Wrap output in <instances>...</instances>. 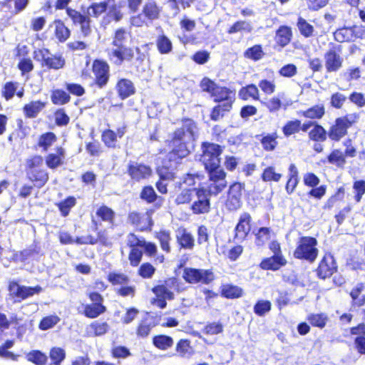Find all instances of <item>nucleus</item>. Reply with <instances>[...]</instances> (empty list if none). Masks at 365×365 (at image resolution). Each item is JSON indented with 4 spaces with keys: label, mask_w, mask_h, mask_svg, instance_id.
<instances>
[{
    "label": "nucleus",
    "mask_w": 365,
    "mask_h": 365,
    "mask_svg": "<svg viewBox=\"0 0 365 365\" xmlns=\"http://www.w3.org/2000/svg\"><path fill=\"white\" fill-rule=\"evenodd\" d=\"M181 123L182 125L174 130L170 139L167 140L166 143L169 150L162 158L160 165L156 168L159 179L155 182V187L158 191L163 195L168 192V184L164 183L163 181H173L175 179V170L190 153L186 138H193L197 130V123L192 118H182Z\"/></svg>",
    "instance_id": "1"
},
{
    "label": "nucleus",
    "mask_w": 365,
    "mask_h": 365,
    "mask_svg": "<svg viewBox=\"0 0 365 365\" xmlns=\"http://www.w3.org/2000/svg\"><path fill=\"white\" fill-rule=\"evenodd\" d=\"M211 195L210 189L202 187H187L175 193L173 202L177 206L188 205L194 215H205L212 210Z\"/></svg>",
    "instance_id": "2"
},
{
    "label": "nucleus",
    "mask_w": 365,
    "mask_h": 365,
    "mask_svg": "<svg viewBox=\"0 0 365 365\" xmlns=\"http://www.w3.org/2000/svg\"><path fill=\"white\" fill-rule=\"evenodd\" d=\"M128 237L127 245L130 248L128 259L131 267H136L140 265L143 252L148 257H153V263L155 264L165 262V256L158 253V247L154 242L140 239L134 233H129Z\"/></svg>",
    "instance_id": "3"
},
{
    "label": "nucleus",
    "mask_w": 365,
    "mask_h": 365,
    "mask_svg": "<svg viewBox=\"0 0 365 365\" xmlns=\"http://www.w3.org/2000/svg\"><path fill=\"white\" fill-rule=\"evenodd\" d=\"M181 283L176 277L165 278L161 284L155 285L151 289L152 292L155 295L151 300V304L163 309L167 307L166 300L175 299L174 292L180 293L183 292Z\"/></svg>",
    "instance_id": "4"
},
{
    "label": "nucleus",
    "mask_w": 365,
    "mask_h": 365,
    "mask_svg": "<svg viewBox=\"0 0 365 365\" xmlns=\"http://www.w3.org/2000/svg\"><path fill=\"white\" fill-rule=\"evenodd\" d=\"M359 118V114L356 112L336 118L328 128L329 139L332 142L338 143L348 136L349 130L356 125Z\"/></svg>",
    "instance_id": "5"
},
{
    "label": "nucleus",
    "mask_w": 365,
    "mask_h": 365,
    "mask_svg": "<svg viewBox=\"0 0 365 365\" xmlns=\"http://www.w3.org/2000/svg\"><path fill=\"white\" fill-rule=\"evenodd\" d=\"M43 158L41 155H34L26 160V179L37 189L43 187L48 181L49 175L46 169L41 168Z\"/></svg>",
    "instance_id": "6"
},
{
    "label": "nucleus",
    "mask_w": 365,
    "mask_h": 365,
    "mask_svg": "<svg viewBox=\"0 0 365 365\" xmlns=\"http://www.w3.org/2000/svg\"><path fill=\"white\" fill-rule=\"evenodd\" d=\"M317 245L318 241L314 237H300L293 252V256L297 259L313 263L319 255Z\"/></svg>",
    "instance_id": "7"
},
{
    "label": "nucleus",
    "mask_w": 365,
    "mask_h": 365,
    "mask_svg": "<svg viewBox=\"0 0 365 365\" xmlns=\"http://www.w3.org/2000/svg\"><path fill=\"white\" fill-rule=\"evenodd\" d=\"M162 8L154 0L146 1L140 13L130 17V24L135 27H142L160 19Z\"/></svg>",
    "instance_id": "8"
},
{
    "label": "nucleus",
    "mask_w": 365,
    "mask_h": 365,
    "mask_svg": "<svg viewBox=\"0 0 365 365\" xmlns=\"http://www.w3.org/2000/svg\"><path fill=\"white\" fill-rule=\"evenodd\" d=\"M91 72L93 77L90 86L100 90L106 88L110 78L108 63L103 59H94L91 64Z\"/></svg>",
    "instance_id": "9"
},
{
    "label": "nucleus",
    "mask_w": 365,
    "mask_h": 365,
    "mask_svg": "<svg viewBox=\"0 0 365 365\" xmlns=\"http://www.w3.org/2000/svg\"><path fill=\"white\" fill-rule=\"evenodd\" d=\"M42 290L43 289L40 285L34 287L21 285L19 281L15 279L9 280L7 284L8 296L14 303L21 302L35 294L41 293Z\"/></svg>",
    "instance_id": "10"
},
{
    "label": "nucleus",
    "mask_w": 365,
    "mask_h": 365,
    "mask_svg": "<svg viewBox=\"0 0 365 365\" xmlns=\"http://www.w3.org/2000/svg\"><path fill=\"white\" fill-rule=\"evenodd\" d=\"M220 163H217L204 167L210 182L208 189L214 195L220 194L227 185V173L221 167Z\"/></svg>",
    "instance_id": "11"
},
{
    "label": "nucleus",
    "mask_w": 365,
    "mask_h": 365,
    "mask_svg": "<svg viewBox=\"0 0 365 365\" xmlns=\"http://www.w3.org/2000/svg\"><path fill=\"white\" fill-rule=\"evenodd\" d=\"M334 39L339 43H353L365 40V26L354 24L338 28L333 33Z\"/></svg>",
    "instance_id": "12"
},
{
    "label": "nucleus",
    "mask_w": 365,
    "mask_h": 365,
    "mask_svg": "<svg viewBox=\"0 0 365 365\" xmlns=\"http://www.w3.org/2000/svg\"><path fill=\"white\" fill-rule=\"evenodd\" d=\"M34 58L40 62L42 68L48 70H60L66 65V60L61 54H52L49 49L46 48L35 50Z\"/></svg>",
    "instance_id": "13"
},
{
    "label": "nucleus",
    "mask_w": 365,
    "mask_h": 365,
    "mask_svg": "<svg viewBox=\"0 0 365 365\" xmlns=\"http://www.w3.org/2000/svg\"><path fill=\"white\" fill-rule=\"evenodd\" d=\"M342 46L334 43H329V48L324 53V66L327 73H337L344 66L341 55Z\"/></svg>",
    "instance_id": "14"
},
{
    "label": "nucleus",
    "mask_w": 365,
    "mask_h": 365,
    "mask_svg": "<svg viewBox=\"0 0 365 365\" xmlns=\"http://www.w3.org/2000/svg\"><path fill=\"white\" fill-rule=\"evenodd\" d=\"M106 279L112 286H120L115 290L117 295L122 297L135 296V287L133 285H128L130 278L127 274L118 272H110Z\"/></svg>",
    "instance_id": "15"
},
{
    "label": "nucleus",
    "mask_w": 365,
    "mask_h": 365,
    "mask_svg": "<svg viewBox=\"0 0 365 365\" xmlns=\"http://www.w3.org/2000/svg\"><path fill=\"white\" fill-rule=\"evenodd\" d=\"M245 184L235 181L230 183L226 193L225 207L230 212H235L240 209L242 205L243 192Z\"/></svg>",
    "instance_id": "16"
},
{
    "label": "nucleus",
    "mask_w": 365,
    "mask_h": 365,
    "mask_svg": "<svg viewBox=\"0 0 365 365\" xmlns=\"http://www.w3.org/2000/svg\"><path fill=\"white\" fill-rule=\"evenodd\" d=\"M314 272L319 279H330L338 272V264L334 256L329 252H324Z\"/></svg>",
    "instance_id": "17"
},
{
    "label": "nucleus",
    "mask_w": 365,
    "mask_h": 365,
    "mask_svg": "<svg viewBox=\"0 0 365 365\" xmlns=\"http://www.w3.org/2000/svg\"><path fill=\"white\" fill-rule=\"evenodd\" d=\"M182 277L185 282L190 284H209L215 278L211 269H204L193 267H185Z\"/></svg>",
    "instance_id": "18"
},
{
    "label": "nucleus",
    "mask_w": 365,
    "mask_h": 365,
    "mask_svg": "<svg viewBox=\"0 0 365 365\" xmlns=\"http://www.w3.org/2000/svg\"><path fill=\"white\" fill-rule=\"evenodd\" d=\"M200 149V160L204 167L221 163L220 155L223 153V146L209 141H203L201 143Z\"/></svg>",
    "instance_id": "19"
},
{
    "label": "nucleus",
    "mask_w": 365,
    "mask_h": 365,
    "mask_svg": "<svg viewBox=\"0 0 365 365\" xmlns=\"http://www.w3.org/2000/svg\"><path fill=\"white\" fill-rule=\"evenodd\" d=\"M87 297L91 302L83 307V314L88 319H95L104 314L107 311L106 307L103 304L104 298L99 292L90 291Z\"/></svg>",
    "instance_id": "20"
},
{
    "label": "nucleus",
    "mask_w": 365,
    "mask_h": 365,
    "mask_svg": "<svg viewBox=\"0 0 365 365\" xmlns=\"http://www.w3.org/2000/svg\"><path fill=\"white\" fill-rule=\"evenodd\" d=\"M152 214V210H148L145 213L132 211L128 215V221L140 232H150L154 225Z\"/></svg>",
    "instance_id": "21"
},
{
    "label": "nucleus",
    "mask_w": 365,
    "mask_h": 365,
    "mask_svg": "<svg viewBox=\"0 0 365 365\" xmlns=\"http://www.w3.org/2000/svg\"><path fill=\"white\" fill-rule=\"evenodd\" d=\"M108 57L115 66H120L125 61H132L135 57V52L132 47L121 46H114L108 52Z\"/></svg>",
    "instance_id": "22"
},
{
    "label": "nucleus",
    "mask_w": 365,
    "mask_h": 365,
    "mask_svg": "<svg viewBox=\"0 0 365 365\" xmlns=\"http://www.w3.org/2000/svg\"><path fill=\"white\" fill-rule=\"evenodd\" d=\"M127 131V126L123 125L117 128L116 130L110 128L102 131L101 139L104 146L108 149L115 150L120 148L118 138H122Z\"/></svg>",
    "instance_id": "23"
},
{
    "label": "nucleus",
    "mask_w": 365,
    "mask_h": 365,
    "mask_svg": "<svg viewBox=\"0 0 365 365\" xmlns=\"http://www.w3.org/2000/svg\"><path fill=\"white\" fill-rule=\"evenodd\" d=\"M66 14L73 25L80 26L81 31L83 36H86L91 33V19L88 14H82L81 11L72 8H67Z\"/></svg>",
    "instance_id": "24"
},
{
    "label": "nucleus",
    "mask_w": 365,
    "mask_h": 365,
    "mask_svg": "<svg viewBox=\"0 0 365 365\" xmlns=\"http://www.w3.org/2000/svg\"><path fill=\"white\" fill-rule=\"evenodd\" d=\"M252 216L247 212L240 214L238 222L234 230V239L240 241L245 240L251 231Z\"/></svg>",
    "instance_id": "25"
},
{
    "label": "nucleus",
    "mask_w": 365,
    "mask_h": 365,
    "mask_svg": "<svg viewBox=\"0 0 365 365\" xmlns=\"http://www.w3.org/2000/svg\"><path fill=\"white\" fill-rule=\"evenodd\" d=\"M153 170L149 165L144 163H129L127 167V173L130 179L135 182H140L148 178Z\"/></svg>",
    "instance_id": "26"
},
{
    "label": "nucleus",
    "mask_w": 365,
    "mask_h": 365,
    "mask_svg": "<svg viewBox=\"0 0 365 365\" xmlns=\"http://www.w3.org/2000/svg\"><path fill=\"white\" fill-rule=\"evenodd\" d=\"M285 256L272 255L262 259L259 267L264 271L277 272L287 264Z\"/></svg>",
    "instance_id": "27"
},
{
    "label": "nucleus",
    "mask_w": 365,
    "mask_h": 365,
    "mask_svg": "<svg viewBox=\"0 0 365 365\" xmlns=\"http://www.w3.org/2000/svg\"><path fill=\"white\" fill-rule=\"evenodd\" d=\"M115 89L118 97L120 100H125L133 96L136 93V88L133 82L129 78H120L115 84Z\"/></svg>",
    "instance_id": "28"
},
{
    "label": "nucleus",
    "mask_w": 365,
    "mask_h": 365,
    "mask_svg": "<svg viewBox=\"0 0 365 365\" xmlns=\"http://www.w3.org/2000/svg\"><path fill=\"white\" fill-rule=\"evenodd\" d=\"M140 197L148 204L153 203L156 209L160 208L164 202V198L158 195L151 185H145L142 187Z\"/></svg>",
    "instance_id": "29"
},
{
    "label": "nucleus",
    "mask_w": 365,
    "mask_h": 365,
    "mask_svg": "<svg viewBox=\"0 0 365 365\" xmlns=\"http://www.w3.org/2000/svg\"><path fill=\"white\" fill-rule=\"evenodd\" d=\"M66 151L65 149L59 145L55 148V153H48L45 157V163L46 166L54 170L62 165L64 163Z\"/></svg>",
    "instance_id": "30"
},
{
    "label": "nucleus",
    "mask_w": 365,
    "mask_h": 365,
    "mask_svg": "<svg viewBox=\"0 0 365 365\" xmlns=\"http://www.w3.org/2000/svg\"><path fill=\"white\" fill-rule=\"evenodd\" d=\"M299 182V173L295 164L291 163L288 167V174L284 185V189L287 195H292L296 190Z\"/></svg>",
    "instance_id": "31"
},
{
    "label": "nucleus",
    "mask_w": 365,
    "mask_h": 365,
    "mask_svg": "<svg viewBox=\"0 0 365 365\" xmlns=\"http://www.w3.org/2000/svg\"><path fill=\"white\" fill-rule=\"evenodd\" d=\"M326 113L325 106L322 103L313 105L305 110H300L298 114L305 119L318 122Z\"/></svg>",
    "instance_id": "32"
},
{
    "label": "nucleus",
    "mask_w": 365,
    "mask_h": 365,
    "mask_svg": "<svg viewBox=\"0 0 365 365\" xmlns=\"http://www.w3.org/2000/svg\"><path fill=\"white\" fill-rule=\"evenodd\" d=\"M293 37L292 28L287 25L279 26L276 30L274 41L277 46L282 48L290 43Z\"/></svg>",
    "instance_id": "33"
},
{
    "label": "nucleus",
    "mask_w": 365,
    "mask_h": 365,
    "mask_svg": "<svg viewBox=\"0 0 365 365\" xmlns=\"http://www.w3.org/2000/svg\"><path fill=\"white\" fill-rule=\"evenodd\" d=\"M244 290L242 287L232 284H222L220 287V294L222 297L227 299H235L244 296Z\"/></svg>",
    "instance_id": "34"
},
{
    "label": "nucleus",
    "mask_w": 365,
    "mask_h": 365,
    "mask_svg": "<svg viewBox=\"0 0 365 365\" xmlns=\"http://www.w3.org/2000/svg\"><path fill=\"white\" fill-rule=\"evenodd\" d=\"M238 97L243 101H247L249 100L258 101L260 99V91L256 84L249 83L240 88Z\"/></svg>",
    "instance_id": "35"
},
{
    "label": "nucleus",
    "mask_w": 365,
    "mask_h": 365,
    "mask_svg": "<svg viewBox=\"0 0 365 365\" xmlns=\"http://www.w3.org/2000/svg\"><path fill=\"white\" fill-rule=\"evenodd\" d=\"M215 103H235V93L226 86H217L211 96Z\"/></svg>",
    "instance_id": "36"
},
{
    "label": "nucleus",
    "mask_w": 365,
    "mask_h": 365,
    "mask_svg": "<svg viewBox=\"0 0 365 365\" xmlns=\"http://www.w3.org/2000/svg\"><path fill=\"white\" fill-rule=\"evenodd\" d=\"M46 106L45 101L41 100L31 101L24 105L22 110L26 118H35Z\"/></svg>",
    "instance_id": "37"
},
{
    "label": "nucleus",
    "mask_w": 365,
    "mask_h": 365,
    "mask_svg": "<svg viewBox=\"0 0 365 365\" xmlns=\"http://www.w3.org/2000/svg\"><path fill=\"white\" fill-rule=\"evenodd\" d=\"M29 4V0H2L0 2V6L12 15H16L24 11Z\"/></svg>",
    "instance_id": "38"
},
{
    "label": "nucleus",
    "mask_w": 365,
    "mask_h": 365,
    "mask_svg": "<svg viewBox=\"0 0 365 365\" xmlns=\"http://www.w3.org/2000/svg\"><path fill=\"white\" fill-rule=\"evenodd\" d=\"M279 135L275 130L272 133H262L259 139L262 149L266 152L274 151L279 145Z\"/></svg>",
    "instance_id": "39"
},
{
    "label": "nucleus",
    "mask_w": 365,
    "mask_h": 365,
    "mask_svg": "<svg viewBox=\"0 0 365 365\" xmlns=\"http://www.w3.org/2000/svg\"><path fill=\"white\" fill-rule=\"evenodd\" d=\"M323 162L324 163H327L339 169H343L346 164L345 155L339 148L331 150Z\"/></svg>",
    "instance_id": "40"
},
{
    "label": "nucleus",
    "mask_w": 365,
    "mask_h": 365,
    "mask_svg": "<svg viewBox=\"0 0 365 365\" xmlns=\"http://www.w3.org/2000/svg\"><path fill=\"white\" fill-rule=\"evenodd\" d=\"M234 103H217L210 113V118L212 121H218L230 113L233 107Z\"/></svg>",
    "instance_id": "41"
},
{
    "label": "nucleus",
    "mask_w": 365,
    "mask_h": 365,
    "mask_svg": "<svg viewBox=\"0 0 365 365\" xmlns=\"http://www.w3.org/2000/svg\"><path fill=\"white\" fill-rule=\"evenodd\" d=\"M308 138L312 142L323 143L329 138V130H327L317 122L314 128L309 130Z\"/></svg>",
    "instance_id": "42"
},
{
    "label": "nucleus",
    "mask_w": 365,
    "mask_h": 365,
    "mask_svg": "<svg viewBox=\"0 0 365 365\" xmlns=\"http://www.w3.org/2000/svg\"><path fill=\"white\" fill-rule=\"evenodd\" d=\"M153 319V317L148 315L143 317L139 322L136 327V335L138 337H147L149 335L151 329L158 324V323L151 322Z\"/></svg>",
    "instance_id": "43"
},
{
    "label": "nucleus",
    "mask_w": 365,
    "mask_h": 365,
    "mask_svg": "<svg viewBox=\"0 0 365 365\" xmlns=\"http://www.w3.org/2000/svg\"><path fill=\"white\" fill-rule=\"evenodd\" d=\"M176 240L180 248L192 250L195 247L194 237L185 228L179 230V235L176 236Z\"/></svg>",
    "instance_id": "44"
},
{
    "label": "nucleus",
    "mask_w": 365,
    "mask_h": 365,
    "mask_svg": "<svg viewBox=\"0 0 365 365\" xmlns=\"http://www.w3.org/2000/svg\"><path fill=\"white\" fill-rule=\"evenodd\" d=\"M54 24V36L60 42L63 43L66 41L70 36H71V31L66 26L64 22L61 19H55L53 21Z\"/></svg>",
    "instance_id": "45"
},
{
    "label": "nucleus",
    "mask_w": 365,
    "mask_h": 365,
    "mask_svg": "<svg viewBox=\"0 0 365 365\" xmlns=\"http://www.w3.org/2000/svg\"><path fill=\"white\" fill-rule=\"evenodd\" d=\"M57 140L58 138L53 132L48 131L39 135L36 145L42 151L47 152Z\"/></svg>",
    "instance_id": "46"
},
{
    "label": "nucleus",
    "mask_w": 365,
    "mask_h": 365,
    "mask_svg": "<svg viewBox=\"0 0 365 365\" xmlns=\"http://www.w3.org/2000/svg\"><path fill=\"white\" fill-rule=\"evenodd\" d=\"M76 204V198L74 196L69 195L65 199L56 203V206L58 207L61 216L66 217L69 215L72 208H73Z\"/></svg>",
    "instance_id": "47"
},
{
    "label": "nucleus",
    "mask_w": 365,
    "mask_h": 365,
    "mask_svg": "<svg viewBox=\"0 0 365 365\" xmlns=\"http://www.w3.org/2000/svg\"><path fill=\"white\" fill-rule=\"evenodd\" d=\"M292 101L283 103L279 96H272L267 102L264 103V107L270 113H274L281 109H287L292 105Z\"/></svg>",
    "instance_id": "48"
},
{
    "label": "nucleus",
    "mask_w": 365,
    "mask_h": 365,
    "mask_svg": "<svg viewBox=\"0 0 365 365\" xmlns=\"http://www.w3.org/2000/svg\"><path fill=\"white\" fill-rule=\"evenodd\" d=\"M364 289V285L363 283H359L351 289L349 295L351 298V305L352 307L359 308L365 304V294L360 297Z\"/></svg>",
    "instance_id": "49"
},
{
    "label": "nucleus",
    "mask_w": 365,
    "mask_h": 365,
    "mask_svg": "<svg viewBox=\"0 0 365 365\" xmlns=\"http://www.w3.org/2000/svg\"><path fill=\"white\" fill-rule=\"evenodd\" d=\"M88 333L92 336H101L107 334L110 326L106 322L93 321L88 326Z\"/></svg>",
    "instance_id": "50"
},
{
    "label": "nucleus",
    "mask_w": 365,
    "mask_h": 365,
    "mask_svg": "<svg viewBox=\"0 0 365 365\" xmlns=\"http://www.w3.org/2000/svg\"><path fill=\"white\" fill-rule=\"evenodd\" d=\"M153 346L158 349L165 351L173 346V339L165 334L155 335L152 339Z\"/></svg>",
    "instance_id": "51"
},
{
    "label": "nucleus",
    "mask_w": 365,
    "mask_h": 365,
    "mask_svg": "<svg viewBox=\"0 0 365 365\" xmlns=\"http://www.w3.org/2000/svg\"><path fill=\"white\" fill-rule=\"evenodd\" d=\"M115 0H108L107 1L94 2L89 5L87 9L88 15L90 19H98L103 14H104L108 9V3L109 1H114Z\"/></svg>",
    "instance_id": "52"
},
{
    "label": "nucleus",
    "mask_w": 365,
    "mask_h": 365,
    "mask_svg": "<svg viewBox=\"0 0 365 365\" xmlns=\"http://www.w3.org/2000/svg\"><path fill=\"white\" fill-rule=\"evenodd\" d=\"M71 96L63 89L57 88L51 91V101L53 104L63 106L71 101Z\"/></svg>",
    "instance_id": "53"
},
{
    "label": "nucleus",
    "mask_w": 365,
    "mask_h": 365,
    "mask_svg": "<svg viewBox=\"0 0 365 365\" xmlns=\"http://www.w3.org/2000/svg\"><path fill=\"white\" fill-rule=\"evenodd\" d=\"M155 237L158 240L160 246L163 252L165 253L170 252V241L172 238L169 230H160L155 232Z\"/></svg>",
    "instance_id": "54"
},
{
    "label": "nucleus",
    "mask_w": 365,
    "mask_h": 365,
    "mask_svg": "<svg viewBox=\"0 0 365 365\" xmlns=\"http://www.w3.org/2000/svg\"><path fill=\"white\" fill-rule=\"evenodd\" d=\"M155 44L158 52L162 55L168 54L173 51V43L164 34L157 37Z\"/></svg>",
    "instance_id": "55"
},
{
    "label": "nucleus",
    "mask_w": 365,
    "mask_h": 365,
    "mask_svg": "<svg viewBox=\"0 0 365 365\" xmlns=\"http://www.w3.org/2000/svg\"><path fill=\"white\" fill-rule=\"evenodd\" d=\"M307 320L312 327L322 329L326 327L329 317L325 313H312L307 315Z\"/></svg>",
    "instance_id": "56"
},
{
    "label": "nucleus",
    "mask_w": 365,
    "mask_h": 365,
    "mask_svg": "<svg viewBox=\"0 0 365 365\" xmlns=\"http://www.w3.org/2000/svg\"><path fill=\"white\" fill-rule=\"evenodd\" d=\"M96 215L101 221L113 224L115 213L112 208L106 205H102L96 210Z\"/></svg>",
    "instance_id": "57"
},
{
    "label": "nucleus",
    "mask_w": 365,
    "mask_h": 365,
    "mask_svg": "<svg viewBox=\"0 0 365 365\" xmlns=\"http://www.w3.org/2000/svg\"><path fill=\"white\" fill-rule=\"evenodd\" d=\"M299 123L300 120L298 118H292L286 121L282 127L284 136L289 138L299 133L300 132Z\"/></svg>",
    "instance_id": "58"
},
{
    "label": "nucleus",
    "mask_w": 365,
    "mask_h": 365,
    "mask_svg": "<svg viewBox=\"0 0 365 365\" xmlns=\"http://www.w3.org/2000/svg\"><path fill=\"white\" fill-rule=\"evenodd\" d=\"M260 178L264 182H278L282 179V174L277 172L274 166L269 165L262 170Z\"/></svg>",
    "instance_id": "59"
},
{
    "label": "nucleus",
    "mask_w": 365,
    "mask_h": 365,
    "mask_svg": "<svg viewBox=\"0 0 365 365\" xmlns=\"http://www.w3.org/2000/svg\"><path fill=\"white\" fill-rule=\"evenodd\" d=\"M21 321V319L16 314H12L8 318L5 313L0 312V330H7L12 325L16 327L19 324Z\"/></svg>",
    "instance_id": "60"
},
{
    "label": "nucleus",
    "mask_w": 365,
    "mask_h": 365,
    "mask_svg": "<svg viewBox=\"0 0 365 365\" xmlns=\"http://www.w3.org/2000/svg\"><path fill=\"white\" fill-rule=\"evenodd\" d=\"M19 87V83L17 81H6L1 88V97L6 101H10L16 94L17 88Z\"/></svg>",
    "instance_id": "61"
},
{
    "label": "nucleus",
    "mask_w": 365,
    "mask_h": 365,
    "mask_svg": "<svg viewBox=\"0 0 365 365\" xmlns=\"http://www.w3.org/2000/svg\"><path fill=\"white\" fill-rule=\"evenodd\" d=\"M272 229L270 227H262L257 230L255 233V243L257 247L264 246L271 238Z\"/></svg>",
    "instance_id": "62"
},
{
    "label": "nucleus",
    "mask_w": 365,
    "mask_h": 365,
    "mask_svg": "<svg viewBox=\"0 0 365 365\" xmlns=\"http://www.w3.org/2000/svg\"><path fill=\"white\" fill-rule=\"evenodd\" d=\"M26 358L27 361L35 365H46L48 361L46 354L40 350H32L29 351L26 354Z\"/></svg>",
    "instance_id": "63"
},
{
    "label": "nucleus",
    "mask_w": 365,
    "mask_h": 365,
    "mask_svg": "<svg viewBox=\"0 0 365 365\" xmlns=\"http://www.w3.org/2000/svg\"><path fill=\"white\" fill-rule=\"evenodd\" d=\"M264 56V52L263 51L262 45L260 44H255L247 48L244 52V56L246 58L252 60L254 61H257L262 59Z\"/></svg>",
    "instance_id": "64"
}]
</instances>
